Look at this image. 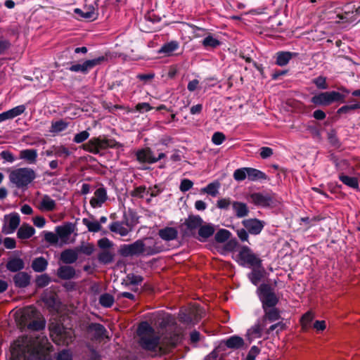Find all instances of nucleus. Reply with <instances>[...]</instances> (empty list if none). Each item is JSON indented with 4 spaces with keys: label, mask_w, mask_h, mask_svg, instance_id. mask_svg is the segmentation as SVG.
<instances>
[{
    "label": "nucleus",
    "mask_w": 360,
    "mask_h": 360,
    "mask_svg": "<svg viewBox=\"0 0 360 360\" xmlns=\"http://www.w3.org/2000/svg\"><path fill=\"white\" fill-rule=\"evenodd\" d=\"M221 42L217 38H214L211 34H209L202 41V45L206 49H214L221 45Z\"/></svg>",
    "instance_id": "nucleus-39"
},
{
    "label": "nucleus",
    "mask_w": 360,
    "mask_h": 360,
    "mask_svg": "<svg viewBox=\"0 0 360 360\" xmlns=\"http://www.w3.org/2000/svg\"><path fill=\"white\" fill-rule=\"evenodd\" d=\"M37 311L32 306L25 307L21 314V321L27 328L34 331H39L45 328V321L42 320H33L28 323V321L35 316Z\"/></svg>",
    "instance_id": "nucleus-10"
},
{
    "label": "nucleus",
    "mask_w": 360,
    "mask_h": 360,
    "mask_svg": "<svg viewBox=\"0 0 360 360\" xmlns=\"http://www.w3.org/2000/svg\"><path fill=\"white\" fill-rule=\"evenodd\" d=\"M257 295L262 303V309L276 307L279 297L275 292L274 288L269 283H263L257 289Z\"/></svg>",
    "instance_id": "nucleus-3"
},
{
    "label": "nucleus",
    "mask_w": 360,
    "mask_h": 360,
    "mask_svg": "<svg viewBox=\"0 0 360 360\" xmlns=\"http://www.w3.org/2000/svg\"><path fill=\"white\" fill-rule=\"evenodd\" d=\"M115 302L114 297L109 293H103L99 297V304L105 308L111 307Z\"/></svg>",
    "instance_id": "nucleus-46"
},
{
    "label": "nucleus",
    "mask_w": 360,
    "mask_h": 360,
    "mask_svg": "<svg viewBox=\"0 0 360 360\" xmlns=\"http://www.w3.org/2000/svg\"><path fill=\"white\" fill-rule=\"evenodd\" d=\"M20 157L21 159L26 160L30 163H33L37 158V152L34 149H25L20 151Z\"/></svg>",
    "instance_id": "nucleus-41"
},
{
    "label": "nucleus",
    "mask_w": 360,
    "mask_h": 360,
    "mask_svg": "<svg viewBox=\"0 0 360 360\" xmlns=\"http://www.w3.org/2000/svg\"><path fill=\"white\" fill-rule=\"evenodd\" d=\"M147 251L148 255H153L158 254L162 251V249L160 247H148L145 248V244L142 240H137L131 244H123L120 245L118 250L119 254L124 257H132L137 256L143 254L145 251Z\"/></svg>",
    "instance_id": "nucleus-1"
},
{
    "label": "nucleus",
    "mask_w": 360,
    "mask_h": 360,
    "mask_svg": "<svg viewBox=\"0 0 360 360\" xmlns=\"http://www.w3.org/2000/svg\"><path fill=\"white\" fill-rule=\"evenodd\" d=\"M233 179L237 181H243L246 178L250 181L269 180L268 176L262 171L253 167H241L234 171Z\"/></svg>",
    "instance_id": "nucleus-6"
},
{
    "label": "nucleus",
    "mask_w": 360,
    "mask_h": 360,
    "mask_svg": "<svg viewBox=\"0 0 360 360\" xmlns=\"http://www.w3.org/2000/svg\"><path fill=\"white\" fill-rule=\"evenodd\" d=\"M82 148L85 151L93 153L94 155L98 154V150H97V148H96L93 138L89 139L86 143H83Z\"/></svg>",
    "instance_id": "nucleus-55"
},
{
    "label": "nucleus",
    "mask_w": 360,
    "mask_h": 360,
    "mask_svg": "<svg viewBox=\"0 0 360 360\" xmlns=\"http://www.w3.org/2000/svg\"><path fill=\"white\" fill-rule=\"evenodd\" d=\"M243 227L246 228L250 235L257 236L264 229L266 223L264 221L257 218H250L243 219L241 221Z\"/></svg>",
    "instance_id": "nucleus-13"
},
{
    "label": "nucleus",
    "mask_w": 360,
    "mask_h": 360,
    "mask_svg": "<svg viewBox=\"0 0 360 360\" xmlns=\"http://www.w3.org/2000/svg\"><path fill=\"white\" fill-rule=\"evenodd\" d=\"M266 325V323L262 322L261 324L259 322L256 323L254 326H252L248 331V334L249 335L252 336L253 338H261L262 335V330L263 327Z\"/></svg>",
    "instance_id": "nucleus-47"
},
{
    "label": "nucleus",
    "mask_w": 360,
    "mask_h": 360,
    "mask_svg": "<svg viewBox=\"0 0 360 360\" xmlns=\"http://www.w3.org/2000/svg\"><path fill=\"white\" fill-rule=\"evenodd\" d=\"M31 276L25 271H20L13 276V281L16 288H25L30 284Z\"/></svg>",
    "instance_id": "nucleus-18"
},
{
    "label": "nucleus",
    "mask_w": 360,
    "mask_h": 360,
    "mask_svg": "<svg viewBox=\"0 0 360 360\" xmlns=\"http://www.w3.org/2000/svg\"><path fill=\"white\" fill-rule=\"evenodd\" d=\"M160 338L157 336H143L140 338L139 344L146 350L155 352L159 346Z\"/></svg>",
    "instance_id": "nucleus-16"
},
{
    "label": "nucleus",
    "mask_w": 360,
    "mask_h": 360,
    "mask_svg": "<svg viewBox=\"0 0 360 360\" xmlns=\"http://www.w3.org/2000/svg\"><path fill=\"white\" fill-rule=\"evenodd\" d=\"M231 236V233L224 229H219L214 236V240L217 243H222L228 240Z\"/></svg>",
    "instance_id": "nucleus-45"
},
{
    "label": "nucleus",
    "mask_w": 360,
    "mask_h": 360,
    "mask_svg": "<svg viewBox=\"0 0 360 360\" xmlns=\"http://www.w3.org/2000/svg\"><path fill=\"white\" fill-rule=\"evenodd\" d=\"M107 198L106 189L104 187H100L94 192V197L90 200V205L94 208L101 207Z\"/></svg>",
    "instance_id": "nucleus-17"
},
{
    "label": "nucleus",
    "mask_w": 360,
    "mask_h": 360,
    "mask_svg": "<svg viewBox=\"0 0 360 360\" xmlns=\"http://www.w3.org/2000/svg\"><path fill=\"white\" fill-rule=\"evenodd\" d=\"M71 154L70 150L64 146L55 147L54 155L58 158H67Z\"/></svg>",
    "instance_id": "nucleus-53"
},
{
    "label": "nucleus",
    "mask_w": 360,
    "mask_h": 360,
    "mask_svg": "<svg viewBox=\"0 0 360 360\" xmlns=\"http://www.w3.org/2000/svg\"><path fill=\"white\" fill-rule=\"evenodd\" d=\"M153 332L154 329L147 321L141 322L137 328V333L140 337L151 335Z\"/></svg>",
    "instance_id": "nucleus-43"
},
{
    "label": "nucleus",
    "mask_w": 360,
    "mask_h": 360,
    "mask_svg": "<svg viewBox=\"0 0 360 360\" xmlns=\"http://www.w3.org/2000/svg\"><path fill=\"white\" fill-rule=\"evenodd\" d=\"M136 158L141 163L153 164L156 162L153 153L148 147L137 150L136 153Z\"/></svg>",
    "instance_id": "nucleus-15"
},
{
    "label": "nucleus",
    "mask_w": 360,
    "mask_h": 360,
    "mask_svg": "<svg viewBox=\"0 0 360 360\" xmlns=\"http://www.w3.org/2000/svg\"><path fill=\"white\" fill-rule=\"evenodd\" d=\"M82 223L85 225L89 232L97 233L101 230V225L97 221H91L86 218L82 219Z\"/></svg>",
    "instance_id": "nucleus-48"
},
{
    "label": "nucleus",
    "mask_w": 360,
    "mask_h": 360,
    "mask_svg": "<svg viewBox=\"0 0 360 360\" xmlns=\"http://www.w3.org/2000/svg\"><path fill=\"white\" fill-rule=\"evenodd\" d=\"M56 360H72V354L68 349H63L58 354Z\"/></svg>",
    "instance_id": "nucleus-64"
},
{
    "label": "nucleus",
    "mask_w": 360,
    "mask_h": 360,
    "mask_svg": "<svg viewBox=\"0 0 360 360\" xmlns=\"http://www.w3.org/2000/svg\"><path fill=\"white\" fill-rule=\"evenodd\" d=\"M203 223V219L200 216L189 214L184 222L179 226L182 236H195L196 229H199Z\"/></svg>",
    "instance_id": "nucleus-9"
},
{
    "label": "nucleus",
    "mask_w": 360,
    "mask_h": 360,
    "mask_svg": "<svg viewBox=\"0 0 360 360\" xmlns=\"http://www.w3.org/2000/svg\"><path fill=\"white\" fill-rule=\"evenodd\" d=\"M205 314L204 309L199 305L181 309L179 313V321L186 325L197 324Z\"/></svg>",
    "instance_id": "nucleus-5"
},
{
    "label": "nucleus",
    "mask_w": 360,
    "mask_h": 360,
    "mask_svg": "<svg viewBox=\"0 0 360 360\" xmlns=\"http://www.w3.org/2000/svg\"><path fill=\"white\" fill-rule=\"evenodd\" d=\"M87 331L89 333L94 332V338L96 340L103 338L108 331L103 325L98 323H91L87 326Z\"/></svg>",
    "instance_id": "nucleus-21"
},
{
    "label": "nucleus",
    "mask_w": 360,
    "mask_h": 360,
    "mask_svg": "<svg viewBox=\"0 0 360 360\" xmlns=\"http://www.w3.org/2000/svg\"><path fill=\"white\" fill-rule=\"evenodd\" d=\"M41 300L49 309H56L58 307V296L56 293L52 292L44 293Z\"/></svg>",
    "instance_id": "nucleus-29"
},
{
    "label": "nucleus",
    "mask_w": 360,
    "mask_h": 360,
    "mask_svg": "<svg viewBox=\"0 0 360 360\" xmlns=\"http://www.w3.org/2000/svg\"><path fill=\"white\" fill-rule=\"evenodd\" d=\"M298 53L290 52V51H278L276 53V62L275 63L278 66L286 65L290 60L295 57H297Z\"/></svg>",
    "instance_id": "nucleus-20"
},
{
    "label": "nucleus",
    "mask_w": 360,
    "mask_h": 360,
    "mask_svg": "<svg viewBox=\"0 0 360 360\" xmlns=\"http://www.w3.org/2000/svg\"><path fill=\"white\" fill-rule=\"evenodd\" d=\"M115 255L108 250H103L98 255V260L101 264H108L113 262Z\"/></svg>",
    "instance_id": "nucleus-42"
},
{
    "label": "nucleus",
    "mask_w": 360,
    "mask_h": 360,
    "mask_svg": "<svg viewBox=\"0 0 360 360\" xmlns=\"http://www.w3.org/2000/svg\"><path fill=\"white\" fill-rule=\"evenodd\" d=\"M35 233V229L28 224H23L18 230L17 236L20 239H29Z\"/></svg>",
    "instance_id": "nucleus-31"
},
{
    "label": "nucleus",
    "mask_w": 360,
    "mask_h": 360,
    "mask_svg": "<svg viewBox=\"0 0 360 360\" xmlns=\"http://www.w3.org/2000/svg\"><path fill=\"white\" fill-rule=\"evenodd\" d=\"M339 179L345 185L360 191L357 178L341 174L339 175Z\"/></svg>",
    "instance_id": "nucleus-36"
},
{
    "label": "nucleus",
    "mask_w": 360,
    "mask_h": 360,
    "mask_svg": "<svg viewBox=\"0 0 360 360\" xmlns=\"http://www.w3.org/2000/svg\"><path fill=\"white\" fill-rule=\"evenodd\" d=\"M105 60H107V57L101 56L94 59L86 60L81 64H72L68 69L71 72H81L84 75H86L94 67L101 64Z\"/></svg>",
    "instance_id": "nucleus-11"
},
{
    "label": "nucleus",
    "mask_w": 360,
    "mask_h": 360,
    "mask_svg": "<svg viewBox=\"0 0 360 360\" xmlns=\"http://www.w3.org/2000/svg\"><path fill=\"white\" fill-rule=\"evenodd\" d=\"M75 225L72 222H65L62 226H56V232L58 236V238L61 239L68 238L72 233L74 232Z\"/></svg>",
    "instance_id": "nucleus-22"
},
{
    "label": "nucleus",
    "mask_w": 360,
    "mask_h": 360,
    "mask_svg": "<svg viewBox=\"0 0 360 360\" xmlns=\"http://www.w3.org/2000/svg\"><path fill=\"white\" fill-rule=\"evenodd\" d=\"M198 240L205 241L214 233V227L212 224H205L200 225L198 231Z\"/></svg>",
    "instance_id": "nucleus-27"
},
{
    "label": "nucleus",
    "mask_w": 360,
    "mask_h": 360,
    "mask_svg": "<svg viewBox=\"0 0 360 360\" xmlns=\"http://www.w3.org/2000/svg\"><path fill=\"white\" fill-rule=\"evenodd\" d=\"M236 232L237 236L238 237V238L240 239V240L241 242L249 243L250 233L246 229V228L243 227V228L237 229H236Z\"/></svg>",
    "instance_id": "nucleus-58"
},
{
    "label": "nucleus",
    "mask_w": 360,
    "mask_h": 360,
    "mask_svg": "<svg viewBox=\"0 0 360 360\" xmlns=\"http://www.w3.org/2000/svg\"><path fill=\"white\" fill-rule=\"evenodd\" d=\"M56 201L48 195H44L41 200L39 208L41 210L51 212L56 210Z\"/></svg>",
    "instance_id": "nucleus-35"
},
{
    "label": "nucleus",
    "mask_w": 360,
    "mask_h": 360,
    "mask_svg": "<svg viewBox=\"0 0 360 360\" xmlns=\"http://www.w3.org/2000/svg\"><path fill=\"white\" fill-rule=\"evenodd\" d=\"M98 246L101 249H109L113 246V243L108 238H102L98 240Z\"/></svg>",
    "instance_id": "nucleus-63"
},
{
    "label": "nucleus",
    "mask_w": 360,
    "mask_h": 360,
    "mask_svg": "<svg viewBox=\"0 0 360 360\" xmlns=\"http://www.w3.org/2000/svg\"><path fill=\"white\" fill-rule=\"evenodd\" d=\"M94 142L95 143L96 148H97V150H98V153L101 150H105L107 149L106 146V138L101 136L98 137H93Z\"/></svg>",
    "instance_id": "nucleus-59"
},
{
    "label": "nucleus",
    "mask_w": 360,
    "mask_h": 360,
    "mask_svg": "<svg viewBox=\"0 0 360 360\" xmlns=\"http://www.w3.org/2000/svg\"><path fill=\"white\" fill-rule=\"evenodd\" d=\"M193 182L188 179H183L181 181L179 189L181 192L185 193L192 188Z\"/></svg>",
    "instance_id": "nucleus-62"
},
{
    "label": "nucleus",
    "mask_w": 360,
    "mask_h": 360,
    "mask_svg": "<svg viewBox=\"0 0 360 360\" xmlns=\"http://www.w3.org/2000/svg\"><path fill=\"white\" fill-rule=\"evenodd\" d=\"M9 217H10V219H9L8 226H9L10 231H6L5 226L2 229V232L4 233H6V234L13 233L18 227L20 222V218L18 213H16V212L11 213L9 215Z\"/></svg>",
    "instance_id": "nucleus-33"
},
{
    "label": "nucleus",
    "mask_w": 360,
    "mask_h": 360,
    "mask_svg": "<svg viewBox=\"0 0 360 360\" xmlns=\"http://www.w3.org/2000/svg\"><path fill=\"white\" fill-rule=\"evenodd\" d=\"M6 267L11 272L18 273L25 268V263L20 257H12L8 260Z\"/></svg>",
    "instance_id": "nucleus-25"
},
{
    "label": "nucleus",
    "mask_w": 360,
    "mask_h": 360,
    "mask_svg": "<svg viewBox=\"0 0 360 360\" xmlns=\"http://www.w3.org/2000/svg\"><path fill=\"white\" fill-rule=\"evenodd\" d=\"M346 96L338 91L321 92L311 98L315 105L328 106L335 102L345 103Z\"/></svg>",
    "instance_id": "nucleus-7"
},
{
    "label": "nucleus",
    "mask_w": 360,
    "mask_h": 360,
    "mask_svg": "<svg viewBox=\"0 0 360 360\" xmlns=\"http://www.w3.org/2000/svg\"><path fill=\"white\" fill-rule=\"evenodd\" d=\"M179 48V43L176 41H171L165 43L158 51L159 53L165 54V56H171L172 53Z\"/></svg>",
    "instance_id": "nucleus-34"
},
{
    "label": "nucleus",
    "mask_w": 360,
    "mask_h": 360,
    "mask_svg": "<svg viewBox=\"0 0 360 360\" xmlns=\"http://www.w3.org/2000/svg\"><path fill=\"white\" fill-rule=\"evenodd\" d=\"M264 314L262 317V322L266 323V321L274 322L281 318L280 310L274 307L266 308L263 309Z\"/></svg>",
    "instance_id": "nucleus-26"
},
{
    "label": "nucleus",
    "mask_w": 360,
    "mask_h": 360,
    "mask_svg": "<svg viewBox=\"0 0 360 360\" xmlns=\"http://www.w3.org/2000/svg\"><path fill=\"white\" fill-rule=\"evenodd\" d=\"M232 207L238 218L247 217L250 212L248 205L243 202L233 201L232 202Z\"/></svg>",
    "instance_id": "nucleus-28"
},
{
    "label": "nucleus",
    "mask_w": 360,
    "mask_h": 360,
    "mask_svg": "<svg viewBox=\"0 0 360 360\" xmlns=\"http://www.w3.org/2000/svg\"><path fill=\"white\" fill-rule=\"evenodd\" d=\"M50 331L53 341L57 345H68L75 339L74 330L63 324H56Z\"/></svg>",
    "instance_id": "nucleus-4"
},
{
    "label": "nucleus",
    "mask_w": 360,
    "mask_h": 360,
    "mask_svg": "<svg viewBox=\"0 0 360 360\" xmlns=\"http://www.w3.org/2000/svg\"><path fill=\"white\" fill-rule=\"evenodd\" d=\"M77 250V253L81 252L86 255H91L94 250V246L91 243H84V242L82 243L81 245L75 248Z\"/></svg>",
    "instance_id": "nucleus-51"
},
{
    "label": "nucleus",
    "mask_w": 360,
    "mask_h": 360,
    "mask_svg": "<svg viewBox=\"0 0 360 360\" xmlns=\"http://www.w3.org/2000/svg\"><path fill=\"white\" fill-rule=\"evenodd\" d=\"M252 271L248 274V278L254 285H257L263 278L265 269L262 264V267H253Z\"/></svg>",
    "instance_id": "nucleus-24"
},
{
    "label": "nucleus",
    "mask_w": 360,
    "mask_h": 360,
    "mask_svg": "<svg viewBox=\"0 0 360 360\" xmlns=\"http://www.w3.org/2000/svg\"><path fill=\"white\" fill-rule=\"evenodd\" d=\"M56 276L61 280H72L77 277L75 269L70 265L60 266L56 271Z\"/></svg>",
    "instance_id": "nucleus-14"
},
{
    "label": "nucleus",
    "mask_w": 360,
    "mask_h": 360,
    "mask_svg": "<svg viewBox=\"0 0 360 360\" xmlns=\"http://www.w3.org/2000/svg\"><path fill=\"white\" fill-rule=\"evenodd\" d=\"M78 259V253L76 248L66 249L60 253V260L65 265L75 263Z\"/></svg>",
    "instance_id": "nucleus-19"
},
{
    "label": "nucleus",
    "mask_w": 360,
    "mask_h": 360,
    "mask_svg": "<svg viewBox=\"0 0 360 360\" xmlns=\"http://www.w3.org/2000/svg\"><path fill=\"white\" fill-rule=\"evenodd\" d=\"M312 82L319 89L324 90L328 88L326 77L319 76L314 78Z\"/></svg>",
    "instance_id": "nucleus-57"
},
{
    "label": "nucleus",
    "mask_w": 360,
    "mask_h": 360,
    "mask_svg": "<svg viewBox=\"0 0 360 360\" xmlns=\"http://www.w3.org/2000/svg\"><path fill=\"white\" fill-rule=\"evenodd\" d=\"M75 13L78 14L82 18L90 20L96 19L98 16V13L95 12L94 6H89L86 11H83L80 8H75Z\"/></svg>",
    "instance_id": "nucleus-37"
},
{
    "label": "nucleus",
    "mask_w": 360,
    "mask_h": 360,
    "mask_svg": "<svg viewBox=\"0 0 360 360\" xmlns=\"http://www.w3.org/2000/svg\"><path fill=\"white\" fill-rule=\"evenodd\" d=\"M51 282L50 276L46 274L39 275L35 278V283L37 288H42L47 286Z\"/></svg>",
    "instance_id": "nucleus-50"
},
{
    "label": "nucleus",
    "mask_w": 360,
    "mask_h": 360,
    "mask_svg": "<svg viewBox=\"0 0 360 360\" xmlns=\"http://www.w3.org/2000/svg\"><path fill=\"white\" fill-rule=\"evenodd\" d=\"M220 186L219 183L212 182L209 184L206 187L201 189V191L205 193H207L212 197H215L218 193V189Z\"/></svg>",
    "instance_id": "nucleus-49"
},
{
    "label": "nucleus",
    "mask_w": 360,
    "mask_h": 360,
    "mask_svg": "<svg viewBox=\"0 0 360 360\" xmlns=\"http://www.w3.org/2000/svg\"><path fill=\"white\" fill-rule=\"evenodd\" d=\"M328 140L329 143L335 148H340L341 146L340 141L337 136L335 129H332L328 132Z\"/></svg>",
    "instance_id": "nucleus-52"
},
{
    "label": "nucleus",
    "mask_w": 360,
    "mask_h": 360,
    "mask_svg": "<svg viewBox=\"0 0 360 360\" xmlns=\"http://www.w3.org/2000/svg\"><path fill=\"white\" fill-rule=\"evenodd\" d=\"M68 127V123L63 120L51 122L50 132L59 133L65 131Z\"/></svg>",
    "instance_id": "nucleus-44"
},
{
    "label": "nucleus",
    "mask_w": 360,
    "mask_h": 360,
    "mask_svg": "<svg viewBox=\"0 0 360 360\" xmlns=\"http://www.w3.org/2000/svg\"><path fill=\"white\" fill-rule=\"evenodd\" d=\"M145 193H148V191H146V186H139L135 187L134 190L130 192V195L133 198H143Z\"/></svg>",
    "instance_id": "nucleus-54"
},
{
    "label": "nucleus",
    "mask_w": 360,
    "mask_h": 360,
    "mask_svg": "<svg viewBox=\"0 0 360 360\" xmlns=\"http://www.w3.org/2000/svg\"><path fill=\"white\" fill-rule=\"evenodd\" d=\"M238 263L248 267H262V260L247 245H243L237 255Z\"/></svg>",
    "instance_id": "nucleus-8"
},
{
    "label": "nucleus",
    "mask_w": 360,
    "mask_h": 360,
    "mask_svg": "<svg viewBox=\"0 0 360 360\" xmlns=\"http://www.w3.org/2000/svg\"><path fill=\"white\" fill-rule=\"evenodd\" d=\"M275 194L272 193H253L250 195L252 202L256 206L269 207L274 204Z\"/></svg>",
    "instance_id": "nucleus-12"
},
{
    "label": "nucleus",
    "mask_w": 360,
    "mask_h": 360,
    "mask_svg": "<svg viewBox=\"0 0 360 360\" xmlns=\"http://www.w3.org/2000/svg\"><path fill=\"white\" fill-rule=\"evenodd\" d=\"M158 236L165 241H171L177 238L178 231L174 227L167 226L158 231Z\"/></svg>",
    "instance_id": "nucleus-23"
},
{
    "label": "nucleus",
    "mask_w": 360,
    "mask_h": 360,
    "mask_svg": "<svg viewBox=\"0 0 360 360\" xmlns=\"http://www.w3.org/2000/svg\"><path fill=\"white\" fill-rule=\"evenodd\" d=\"M244 340L238 335H233L224 340V345L229 349H238L243 347Z\"/></svg>",
    "instance_id": "nucleus-30"
},
{
    "label": "nucleus",
    "mask_w": 360,
    "mask_h": 360,
    "mask_svg": "<svg viewBox=\"0 0 360 360\" xmlns=\"http://www.w3.org/2000/svg\"><path fill=\"white\" fill-rule=\"evenodd\" d=\"M110 231L117 233L121 236H126L130 231V229L124 227L123 223L120 221H114L109 225Z\"/></svg>",
    "instance_id": "nucleus-38"
},
{
    "label": "nucleus",
    "mask_w": 360,
    "mask_h": 360,
    "mask_svg": "<svg viewBox=\"0 0 360 360\" xmlns=\"http://www.w3.org/2000/svg\"><path fill=\"white\" fill-rule=\"evenodd\" d=\"M44 239L46 242L51 245H56L58 242V236L57 233H54L51 231H43Z\"/></svg>",
    "instance_id": "nucleus-56"
},
{
    "label": "nucleus",
    "mask_w": 360,
    "mask_h": 360,
    "mask_svg": "<svg viewBox=\"0 0 360 360\" xmlns=\"http://www.w3.org/2000/svg\"><path fill=\"white\" fill-rule=\"evenodd\" d=\"M226 140V136L220 131L214 132L212 136V141L214 145L219 146Z\"/></svg>",
    "instance_id": "nucleus-61"
},
{
    "label": "nucleus",
    "mask_w": 360,
    "mask_h": 360,
    "mask_svg": "<svg viewBox=\"0 0 360 360\" xmlns=\"http://www.w3.org/2000/svg\"><path fill=\"white\" fill-rule=\"evenodd\" d=\"M314 319V315L311 312L307 311L302 315L300 319L302 330L307 332L311 328V322Z\"/></svg>",
    "instance_id": "nucleus-40"
},
{
    "label": "nucleus",
    "mask_w": 360,
    "mask_h": 360,
    "mask_svg": "<svg viewBox=\"0 0 360 360\" xmlns=\"http://www.w3.org/2000/svg\"><path fill=\"white\" fill-rule=\"evenodd\" d=\"M35 178V172L29 167L15 169L9 174L10 181L18 188H26Z\"/></svg>",
    "instance_id": "nucleus-2"
},
{
    "label": "nucleus",
    "mask_w": 360,
    "mask_h": 360,
    "mask_svg": "<svg viewBox=\"0 0 360 360\" xmlns=\"http://www.w3.org/2000/svg\"><path fill=\"white\" fill-rule=\"evenodd\" d=\"M48 264V261L44 257H39L32 260L31 267L34 271L41 273L47 269Z\"/></svg>",
    "instance_id": "nucleus-32"
},
{
    "label": "nucleus",
    "mask_w": 360,
    "mask_h": 360,
    "mask_svg": "<svg viewBox=\"0 0 360 360\" xmlns=\"http://www.w3.org/2000/svg\"><path fill=\"white\" fill-rule=\"evenodd\" d=\"M90 134L86 131H82L78 134H76L73 138V142L76 143H82L85 141L89 137Z\"/></svg>",
    "instance_id": "nucleus-60"
}]
</instances>
